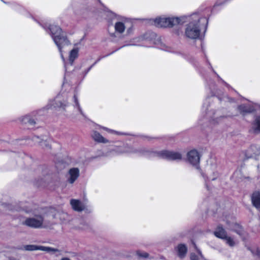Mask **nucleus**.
I'll return each instance as SVG.
<instances>
[{
    "label": "nucleus",
    "mask_w": 260,
    "mask_h": 260,
    "mask_svg": "<svg viewBox=\"0 0 260 260\" xmlns=\"http://www.w3.org/2000/svg\"><path fill=\"white\" fill-rule=\"evenodd\" d=\"M202 174L204 177L205 175L208 179L212 180L215 179L218 176L215 165L207 166L205 170V175L202 173Z\"/></svg>",
    "instance_id": "obj_8"
},
{
    "label": "nucleus",
    "mask_w": 260,
    "mask_h": 260,
    "mask_svg": "<svg viewBox=\"0 0 260 260\" xmlns=\"http://www.w3.org/2000/svg\"><path fill=\"white\" fill-rule=\"evenodd\" d=\"M72 208L76 211L81 212L85 208V204L81 201L76 199H72L70 201Z\"/></svg>",
    "instance_id": "obj_10"
},
{
    "label": "nucleus",
    "mask_w": 260,
    "mask_h": 260,
    "mask_svg": "<svg viewBox=\"0 0 260 260\" xmlns=\"http://www.w3.org/2000/svg\"><path fill=\"white\" fill-rule=\"evenodd\" d=\"M214 235L220 239H224L227 234L224 229L221 226H218L214 232Z\"/></svg>",
    "instance_id": "obj_15"
},
{
    "label": "nucleus",
    "mask_w": 260,
    "mask_h": 260,
    "mask_svg": "<svg viewBox=\"0 0 260 260\" xmlns=\"http://www.w3.org/2000/svg\"><path fill=\"white\" fill-rule=\"evenodd\" d=\"M79 49L77 48L73 49L70 52L69 60L70 63L73 64L74 61L78 56Z\"/></svg>",
    "instance_id": "obj_19"
},
{
    "label": "nucleus",
    "mask_w": 260,
    "mask_h": 260,
    "mask_svg": "<svg viewBox=\"0 0 260 260\" xmlns=\"http://www.w3.org/2000/svg\"><path fill=\"white\" fill-rule=\"evenodd\" d=\"M91 137L95 141L98 143H107L109 142V140L108 139L105 138L96 131H93L92 132Z\"/></svg>",
    "instance_id": "obj_13"
},
{
    "label": "nucleus",
    "mask_w": 260,
    "mask_h": 260,
    "mask_svg": "<svg viewBox=\"0 0 260 260\" xmlns=\"http://www.w3.org/2000/svg\"><path fill=\"white\" fill-rule=\"evenodd\" d=\"M43 218L41 215H37L33 217L27 218L24 224L32 228H40L43 226Z\"/></svg>",
    "instance_id": "obj_6"
},
{
    "label": "nucleus",
    "mask_w": 260,
    "mask_h": 260,
    "mask_svg": "<svg viewBox=\"0 0 260 260\" xmlns=\"http://www.w3.org/2000/svg\"><path fill=\"white\" fill-rule=\"evenodd\" d=\"M251 131L255 134L260 133V116L255 118L252 123Z\"/></svg>",
    "instance_id": "obj_17"
},
{
    "label": "nucleus",
    "mask_w": 260,
    "mask_h": 260,
    "mask_svg": "<svg viewBox=\"0 0 260 260\" xmlns=\"http://www.w3.org/2000/svg\"><path fill=\"white\" fill-rule=\"evenodd\" d=\"M227 223L228 224V228L230 230L234 231L238 234H241L242 228L239 224L234 222H232L231 223H229V222H228Z\"/></svg>",
    "instance_id": "obj_21"
},
{
    "label": "nucleus",
    "mask_w": 260,
    "mask_h": 260,
    "mask_svg": "<svg viewBox=\"0 0 260 260\" xmlns=\"http://www.w3.org/2000/svg\"><path fill=\"white\" fill-rule=\"evenodd\" d=\"M186 18L185 16H182L179 17H158L153 19L151 23L158 27H172L177 24H183L185 22Z\"/></svg>",
    "instance_id": "obj_3"
},
{
    "label": "nucleus",
    "mask_w": 260,
    "mask_h": 260,
    "mask_svg": "<svg viewBox=\"0 0 260 260\" xmlns=\"http://www.w3.org/2000/svg\"><path fill=\"white\" fill-rule=\"evenodd\" d=\"M38 247L39 246H36V245H28L26 246V250H30V251H33V250H38Z\"/></svg>",
    "instance_id": "obj_27"
},
{
    "label": "nucleus",
    "mask_w": 260,
    "mask_h": 260,
    "mask_svg": "<svg viewBox=\"0 0 260 260\" xmlns=\"http://www.w3.org/2000/svg\"><path fill=\"white\" fill-rule=\"evenodd\" d=\"M61 260H70V259L68 258L64 257V258H62Z\"/></svg>",
    "instance_id": "obj_33"
},
{
    "label": "nucleus",
    "mask_w": 260,
    "mask_h": 260,
    "mask_svg": "<svg viewBox=\"0 0 260 260\" xmlns=\"http://www.w3.org/2000/svg\"><path fill=\"white\" fill-rule=\"evenodd\" d=\"M79 176V170L77 168L71 169L68 173V181L72 184L78 178Z\"/></svg>",
    "instance_id": "obj_11"
},
{
    "label": "nucleus",
    "mask_w": 260,
    "mask_h": 260,
    "mask_svg": "<svg viewBox=\"0 0 260 260\" xmlns=\"http://www.w3.org/2000/svg\"><path fill=\"white\" fill-rule=\"evenodd\" d=\"M19 120L21 122L24 123H29L31 125H34L36 123L35 119L32 118L29 115L21 117L19 118Z\"/></svg>",
    "instance_id": "obj_20"
},
{
    "label": "nucleus",
    "mask_w": 260,
    "mask_h": 260,
    "mask_svg": "<svg viewBox=\"0 0 260 260\" xmlns=\"http://www.w3.org/2000/svg\"><path fill=\"white\" fill-rule=\"evenodd\" d=\"M38 250L46 251L49 253L55 252L58 251L56 249H54L49 247L39 246Z\"/></svg>",
    "instance_id": "obj_24"
},
{
    "label": "nucleus",
    "mask_w": 260,
    "mask_h": 260,
    "mask_svg": "<svg viewBox=\"0 0 260 260\" xmlns=\"http://www.w3.org/2000/svg\"><path fill=\"white\" fill-rule=\"evenodd\" d=\"M25 210V212H26V213H30L31 212V210L30 209H24Z\"/></svg>",
    "instance_id": "obj_32"
},
{
    "label": "nucleus",
    "mask_w": 260,
    "mask_h": 260,
    "mask_svg": "<svg viewBox=\"0 0 260 260\" xmlns=\"http://www.w3.org/2000/svg\"><path fill=\"white\" fill-rule=\"evenodd\" d=\"M185 22L187 20L189 23L186 25L185 36L186 38L195 40L199 38L201 28L206 27L208 24V19L205 17L200 16L198 13H194L190 16H185Z\"/></svg>",
    "instance_id": "obj_1"
},
{
    "label": "nucleus",
    "mask_w": 260,
    "mask_h": 260,
    "mask_svg": "<svg viewBox=\"0 0 260 260\" xmlns=\"http://www.w3.org/2000/svg\"><path fill=\"white\" fill-rule=\"evenodd\" d=\"M224 240L225 241L226 243L230 246H233L235 244L234 240L231 237L228 236V235Z\"/></svg>",
    "instance_id": "obj_25"
},
{
    "label": "nucleus",
    "mask_w": 260,
    "mask_h": 260,
    "mask_svg": "<svg viewBox=\"0 0 260 260\" xmlns=\"http://www.w3.org/2000/svg\"><path fill=\"white\" fill-rule=\"evenodd\" d=\"M239 109L241 113L244 114L252 112L254 111V108L250 105L247 106L242 105L239 107Z\"/></svg>",
    "instance_id": "obj_22"
},
{
    "label": "nucleus",
    "mask_w": 260,
    "mask_h": 260,
    "mask_svg": "<svg viewBox=\"0 0 260 260\" xmlns=\"http://www.w3.org/2000/svg\"><path fill=\"white\" fill-rule=\"evenodd\" d=\"M74 100L75 103V105L74 106V113H73V115L74 116H76L79 115L84 116L82 109L79 105V104L78 101L77 97L76 95H74Z\"/></svg>",
    "instance_id": "obj_14"
},
{
    "label": "nucleus",
    "mask_w": 260,
    "mask_h": 260,
    "mask_svg": "<svg viewBox=\"0 0 260 260\" xmlns=\"http://www.w3.org/2000/svg\"><path fill=\"white\" fill-rule=\"evenodd\" d=\"M69 104L67 99L61 98L60 96L56 97L54 100L50 102L48 108H58L62 110H65L66 107Z\"/></svg>",
    "instance_id": "obj_7"
},
{
    "label": "nucleus",
    "mask_w": 260,
    "mask_h": 260,
    "mask_svg": "<svg viewBox=\"0 0 260 260\" xmlns=\"http://www.w3.org/2000/svg\"><path fill=\"white\" fill-rule=\"evenodd\" d=\"M49 28L52 38L60 52L61 57L62 60L64 61L62 52L63 49L70 45V42L68 40L65 33L62 31L58 26L53 24L50 25Z\"/></svg>",
    "instance_id": "obj_2"
},
{
    "label": "nucleus",
    "mask_w": 260,
    "mask_h": 260,
    "mask_svg": "<svg viewBox=\"0 0 260 260\" xmlns=\"http://www.w3.org/2000/svg\"><path fill=\"white\" fill-rule=\"evenodd\" d=\"M251 200L253 206L256 208H259L260 207V192H254L251 197Z\"/></svg>",
    "instance_id": "obj_16"
},
{
    "label": "nucleus",
    "mask_w": 260,
    "mask_h": 260,
    "mask_svg": "<svg viewBox=\"0 0 260 260\" xmlns=\"http://www.w3.org/2000/svg\"><path fill=\"white\" fill-rule=\"evenodd\" d=\"M200 156L196 150H192L187 154V161L196 169H200Z\"/></svg>",
    "instance_id": "obj_5"
},
{
    "label": "nucleus",
    "mask_w": 260,
    "mask_h": 260,
    "mask_svg": "<svg viewBox=\"0 0 260 260\" xmlns=\"http://www.w3.org/2000/svg\"><path fill=\"white\" fill-rule=\"evenodd\" d=\"M100 128L107 131V132H108L109 133H110V134L117 135H122V133H121L120 132L114 131L113 129H109L106 127L101 126Z\"/></svg>",
    "instance_id": "obj_26"
},
{
    "label": "nucleus",
    "mask_w": 260,
    "mask_h": 260,
    "mask_svg": "<svg viewBox=\"0 0 260 260\" xmlns=\"http://www.w3.org/2000/svg\"><path fill=\"white\" fill-rule=\"evenodd\" d=\"M190 259L191 260H206L198 250H197V254L194 253L191 254Z\"/></svg>",
    "instance_id": "obj_23"
},
{
    "label": "nucleus",
    "mask_w": 260,
    "mask_h": 260,
    "mask_svg": "<svg viewBox=\"0 0 260 260\" xmlns=\"http://www.w3.org/2000/svg\"><path fill=\"white\" fill-rule=\"evenodd\" d=\"M187 247L183 244H179L176 247V251H177L178 255L180 257H184L187 252Z\"/></svg>",
    "instance_id": "obj_18"
},
{
    "label": "nucleus",
    "mask_w": 260,
    "mask_h": 260,
    "mask_svg": "<svg viewBox=\"0 0 260 260\" xmlns=\"http://www.w3.org/2000/svg\"><path fill=\"white\" fill-rule=\"evenodd\" d=\"M117 154L134 153L135 151L131 147L127 146H117L113 149Z\"/></svg>",
    "instance_id": "obj_12"
},
{
    "label": "nucleus",
    "mask_w": 260,
    "mask_h": 260,
    "mask_svg": "<svg viewBox=\"0 0 260 260\" xmlns=\"http://www.w3.org/2000/svg\"><path fill=\"white\" fill-rule=\"evenodd\" d=\"M128 20L126 18L122 17L114 25L115 32L121 34L124 32L127 27Z\"/></svg>",
    "instance_id": "obj_9"
},
{
    "label": "nucleus",
    "mask_w": 260,
    "mask_h": 260,
    "mask_svg": "<svg viewBox=\"0 0 260 260\" xmlns=\"http://www.w3.org/2000/svg\"><path fill=\"white\" fill-rule=\"evenodd\" d=\"M258 256H260V249H257L256 250V253Z\"/></svg>",
    "instance_id": "obj_31"
},
{
    "label": "nucleus",
    "mask_w": 260,
    "mask_h": 260,
    "mask_svg": "<svg viewBox=\"0 0 260 260\" xmlns=\"http://www.w3.org/2000/svg\"><path fill=\"white\" fill-rule=\"evenodd\" d=\"M126 31L128 34H129L132 31V27L127 28Z\"/></svg>",
    "instance_id": "obj_30"
},
{
    "label": "nucleus",
    "mask_w": 260,
    "mask_h": 260,
    "mask_svg": "<svg viewBox=\"0 0 260 260\" xmlns=\"http://www.w3.org/2000/svg\"><path fill=\"white\" fill-rule=\"evenodd\" d=\"M137 254L138 256L141 257H147L148 255V253L145 252L138 251L137 252Z\"/></svg>",
    "instance_id": "obj_28"
},
{
    "label": "nucleus",
    "mask_w": 260,
    "mask_h": 260,
    "mask_svg": "<svg viewBox=\"0 0 260 260\" xmlns=\"http://www.w3.org/2000/svg\"><path fill=\"white\" fill-rule=\"evenodd\" d=\"M158 155L169 160L179 161L182 159V154L178 151L162 150L158 152Z\"/></svg>",
    "instance_id": "obj_4"
},
{
    "label": "nucleus",
    "mask_w": 260,
    "mask_h": 260,
    "mask_svg": "<svg viewBox=\"0 0 260 260\" xmlns=\"http://www.w3.org/2000/svg\"><path fill=\"white\" fill-rule=\"evenodd\" d=\"M34 140L35 142H39V143H43V142H40V141H39V137H34Z\"/></svg>",
    "instance_id": "obj_29"
}]
</instances>
